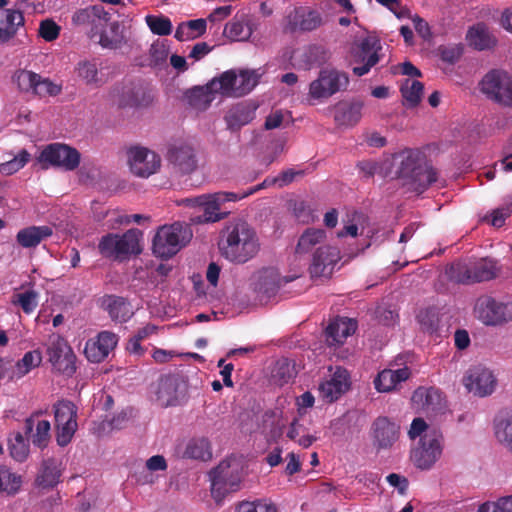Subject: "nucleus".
<instances>
[{
  "instance_id": "obj_1",
  "label": "nucleus",
  "mask_w": 512,
  "mask_h": 512,
  "mask_svg": "<svg viewBox=\"0 0 512 512\" xmlns=\"http://www.w3.org/2000/svg\"><path fill=\"white\" fill-rule=\"evenodd\" d=\"M218 246L221 256L233 264L251 261L261 249L255 228L242 219H233L225 224Z\"/></svg>"
},
{
  "instance_id": "obj_2",
  "label": "nucleus",
  "mask_w": 512,
  "mask_h": 512,
  "mask_svg": "<svg viewBox=\"0 0 512 512\" xmlns=\"http://www.w3.org/2000/svg\"><path fill=\"white\" fill-rule=\"evenodd\" d=\"M350 85L347 72L334 67L321 69L308 87L307 100L310 104L326 102L337 93L345 92Z\"/></svg>"
},
{
  "instance_id": "obj_3",
  "label": "nucleus",
  "mask_w": 512,
  "mask_h": 512,
  "mask_svg": "<svg viewBox=\"0 0 512 512\" xmlns=\"http://www.w3.org/2000/svg\"><path fill=\"white\" fill-rule=\"evenodd\" d=\"M141 238L142 232L138 229H129L122 235L108 233L100 239L98 250L105 258L123 260L142 251Z\"/></svg>"
},
{
  "instance_id": "obj_4",
  "label": "nucleus",
  "mask_w": 512,
  "mask_h": 512,
  "mask_svg": "<svg viewBox=\"0 0 512 512\" xmlns=\"http://www.w3.org/2000/svg\"><path fill=\"white\" fill-rule=\"evenodd\" d=\"M260 74L256 70H227L212 79V86L224 97H242L258 84Z\"/></svg>"
},
{
  "instance_id": "obj_5",
  "label": "nucleus",
  "mask_w": 512,
  "mask_h": 512,
  "mask_svg": "<svg viewBox=\"0 0 512 512\" xmlns=\"http://www.w3.org/2000/svg\"><path fill=\"white\" fill-rule=\"evenodd\" d=\"M242 463L236 457H229L210 472L211 494L216 502L238 489L241 482Z\"/></svg>"
},
{
  "instance_id": "obj_6",
  "label": "nucleus",
  "mask_w": 512,
  "mask_h": 512,
  "mask_svg": "<svg viewBox=\"0 0 512 512\" xmlns=\"http://www.w3.org/2000/svg\"><path fill=\"white\" fill-rule=\"evenodd\" d=\"M473 316L484 326L503 327L512 321V303L481 295L475 300Z\"/></svg>"
},
{
  "instance_id": "obj_7",
  "label": "nucleus",
  "mask_w": 512,
  "mask_h": 512,
  "mask_svg": "<svg viewBox=\"0 0 512 512\" xmlns=\"http://www.w3.org/2000/svg\"><path fill=\"white\" fill-rule=\"evenodd\" d=\"M191 236L190 229L180 222L162 226L153 239V252L157 257L170 258L190 240Z\"/></svg>"
},
{
  "instance_id": "obj_8",
  "label": "nucleus",
  "mask_w": 512,
  "mask_h": 512,
  "mask_svg": "<svg viewBox=\"0 0 512 512\" xmlns=\"http://www.w3.org/2000/svg\"><path fill=\"white\" fill-rule=\"evenodd\" d=\"M37 162L45 170L53 167L70 172L79 167L81 154L76 148L67 144L51 143L42 149L37 157Z\"/></svg>"
},
{
  "instance_id": "obj_9",
  "label": "nucleus",
  "mask_w": 512,
  "mask_h": 512,
  "mask_svg": "<svg viewBox=\"0 0 512 512\" xmlns=\"http://www.w3.org/2000/svg\"><path fill=\"white\" fill-rule=\"evenodd\" d=\"M450 271L451 278L463 284L489 281L499 274L497 262L490 258H483L470 264L456 263L451 266Z\"/></svg>"
},
{
  "instance_id": "obj_10",
  "label": "nucleus",
  "mask_w": 512,
  "mask_h": 512,
  "mask_svg": "<svg viewBox=\"0 0 512 512\" xmlns=\"http://www.w3.org/2000/svg\"><path fill=\"white\" fill-rule=\"evenodd\" d=\"M444 439L440 432L431 430L420 438L411 452V460L421 470H429L441 458Z\"/></svg>"
},
{
  "instance_id": "obj_11",
  "label": "nucleus",
  "mask_w": 512,
  "mask_h": 512,
  "mask_svg": "<svg viewBox=\"0 0 512 512\" xmlns=\"http://www.w3.org/2000/svg\"><path fill=\"white\" fill-rule=\"evenodd\" d=\"M126 157L129 171L139 178H148L161 168V156L144 146L130 147L126 152Z\"/></svg>"
},
{
  "instance_id": "obj_12",
  "label": "nucleus",
  "mask_w": 512,
  "mask_h": 512,
  "mask_svg": "<svg viewBox=\"0 0 512 512\" xmlns=\"http://www.w3.org/2000/svg\"><path fill=\"white\" fill-rule=\"evenodd\" d=\"M56 441L60 446L69 444L77 431V407L69 400H60L53 405Z\"/></svg>"
},
{
  "instance_id": "obj_13",
  "label": "nucleus",
  "mask_w": 512,
  "mask_h": 512,
  "mask_svg": "<svg viewBox=\"0 0 512 512\" xmlns=\"http://www.w3.org/2000/svg\"><path fill=\"white\" fill-rule=\"evenodd\" d=\"M480 90L486 97L504 106H512V79L500 70L488 72L480 82Z\"/></svg>"
},
{
  "instance_id": "obj_14",
  "label": "nucleus",
  "mask_w": 512,
  "mask_h": 512,
  "mask_svg": "<svg viewBox=\"0 0 512 512\" xmlns=\"http://www.w3.org/2000/svg\"><path fill=\"white\" fill-rule=\"evenodd\" d=\"M46 354L55 371L66 376H72L76 371V356L63 337L59 335L51 336Z\"/></svg>"
},
{
  "instance_id": "obj_15",
  "label": "nucleus",
  "mask_w": 512,
  "mask_h": 512,
  "mask_svg": "<svg viewBox=\"0 0 512 512\" xmlns=\"http://www.w3.org/2000/svg\"><path fill=\"white\" fill-rule=\"evenodd\" d=\"M12 80L21 92L40 97L56 96L61 92L60 85L29 70H17Z\"/></svg>"
},
{
  "instance_id": "obj_16",
  "label": "nucleus",
  "mask_w": 512,
  "mask_h": 512,
  "mask_svg": "<svg viewBox=\"0 0 512 512\" xmlns=\"http://www.w3.org/2000/svg\"><path fill=\"white\" fill-rule=\"evenodd\" d=\"M462 383L469 393L476 397H487L497 388V377L494 372L485 366L476 365L467 370Z\"/></svg>"
},
{
  "instance_id": "obj_17",
  "label": "nucleus",
  "mask_w": 512,
  "mask_h": 512,
  "mask_svg": "<svg viewBox=\"0 0 512 512\" xmlns=\"http://www.w3.org/2000/svg\"><path fill=\"white\" fill-rule=\"evenodd\" d=\"M381 49L380 41L375 36H367L356 43L351 49V58L355 63L364 65L354 67L353 73L357 76L367 74L379 62Z\"/></svg>"
},
{
  "instance_id": "obj_18",
  "label": "nucleus",
  "mask_w": 512,
  "mask_h": 512,
  "mask_svg": "<svg viewBox=\"0 0 512 512\" xmlns=\"http://www.w3.org/2000/svg\"><path fill=\"white\" fill-rule=\"evenodd\" d=\"M184 396V384L178 376L165 375L152 387L151 398L161 407L176 406Z\"/></svg>"
},
{
  "instance_id": "obj_19",
  "label": "nucleus",
  "mask_w": 512,
  "mask_h": 512,
  "mask_svg": "<svg viewBox=\"0 0 512 512\" xmlns=\"http://www.w3.org/2000/svg\"><path fill=\"white\" fill-rule=\"evenodd\" d=\"M324 24L322 14L315 9L307 6L296 7L290 11L283 22L285 32L294 33L311 32Z\"/></svg>"
},
{
  "instance_id": "obj_20",
  "label": "nucleus",
  "mask_w": 512,
  "mask_h": 512,
  "mask_svg": "<svg viewBox=\"0 0 512 512\" xmlns=\"http://www.w3.org/2000/svg\"><path fill=\"white\" fill-rule=\"evenodd\" d=\"M293 278H282L276 268L266 267L257 271L252 277V286L258 299L263 302L274 297L284 283Z\"/></svg>"
},
{
  "instance_id": "obj_21",
  "label": "nucleus",
  "mask_w": 512,
  "mask_h": 512,
  "mask_svg": "<svg viewBox=\"0 0 512 512\" xmlns=\"http://www.w3.org/2000/svg\"><path fill=\"white\" fill-rule=\"evenodd\" d=\"M166 159L173 172L179 175H189L198 167L196 151L187 143L172 144L168 148Z\"/></svg>"
},
{
  "instance_id": "obj_22",
  "label": "nucleus",
  "mask_w": 512,
  "mask_h": 512,
  "mask_svg": "<svg viewBox=\"0 0 512 512\" xmlns=\"http://www.w3.org/2000/svg\"><path fill=\"white\" fill-rule=\"evenodd\" d=\"M399 435L400 427L387 417L376 418L370 428L372 445L378 452L391 449Z\"/></svg>"
},
{
  "instance_id": "obj_23",
  "label": "nucleus",
  "mask_w": 512,
  "mask_h": 512,
  "mask_svg": "<svg viewBox=\"0 0 512 512\" xmlns=\"http://www.w3.org/2000/svg\"><path fill=\"white\" fill-rule=\"evenodd\" d=\"M350 388L348 371L336 367L327 379L319 384V396L327 403H332L346 393Z\"/></svg>"
},
{
  "instance_id": "obj_24",
  "label": "nucleus",
  "mask_w": 512,
  "mask_h": 512,
  "mask_svg": "<svg viewBox=\"0 0 512 512\" xmlns=\"http://www.w3.org/2000/svg\"><path fill=\"white\" fill-rule=\"evenodd\" d=\"M341 259L339 248L330 243L318 248L311 258L309 272L313 278L327 277L331 275L334 266Z\"/></svg>"
},
{
  "instance_id": "obj_25",
  "label": "nucleus",
  "mask_w": 512,
  "mask_h": 512,
  "mask_svg": "<svg viewBox=\"0 0 512 512\" xmlns=\"http://www.w3.org/2000/svg\"><path fill=\"white\" fill-rule=\"evenodd\" d=\"M118 336L110 331H102L95 338L89 339L84 347L86 358L93 363H100L115 349Z\"/></svg>"
},
{
  "instance_id": "obj_26",
  "label": "nucleus",
  "mask_w": 512,
  "mask_h": 512,
  "mask_svg": "<svg viewBox=\"0 0 512 512\" xmlns=\"http://www.w3.org/2000/svg\"><path fill=\"white\" fill-rule=\"evenodd\" d=\"M364 102L360 99L342 100L335 104L333 118L338 127L352 128L362 119Z\"/></svg>"
},
{
  "instance_id": "obj_27",
  "label": "nucleus",
  "mask_w": 512,
  "mask_h": 512,
  "mask_svg": "<svg viewBox=\"0 0 512 512\" xmlns=\"http://www.w3.org/2000/svg\"><path fill=\"white\" fill-rule=\"evenodd\" d=\"M414 408L427 414H438L446 408L442 393L435 388H417L411 397Z\"/></svg>"
},
{
  "instance_id": "obj_28",
  "label": "nucleus",
  "mask_w": 512,
  "mask_h": 512,
  "mask_svg": "<svg viewBox=\"0 0 512 512\" xmlns=\"http://www.w3.org/2000/svg\"><path fill=\"white\" fill-rule=\"evenodd\" d=\"M256 109L257 106L249 101L238 102L229 107L224 115L227 129L235 132L251 123L255 118Z\"/></svg>"
},
{
  "instance_id": "obj_29",
  "label": "nucleus",
  "mask_w": 512,
  "mask_h": 512,
  "mask_svg": "<svg viewBox=\"0 0 512 512\" xmlns=\"http://www.w3.org/2000/svg\"><path fill=\"white\" fill-rule=\"evenodd\" d=\"M109 19V14L99 5L81 9L73 15L75 24L91 26L94 35L110 24Z\"/></svg>"
},
{
  "instance_id": "obj_30",
  "label": "nucleus",
  "mask_w": 512,
  "mask_h": 512,
  "mask_svg": "<svg viewBox=\"0 0 512 512\" xmlns=\"http://www.w3.org/2000/svg\"><path fill=\"white\" fill-rule=\"evenodd\" d=\"M325 244H327V234L325 230L320 228H307L298 238L295 253L300 256L311 254L313 257L318 251V248Z\"/></svg>"
},
{
  "instance_id": "obj_31",
  "label": "nucleus",
  "mask_w": 512,
  "mask_h": 512,
  "mask_svg": "<svg viewBox=\"0 0 512 512\" xmlns=\"http://www.w3.org/2000/svg\"><path fill=\"white\" fill-rule=\"evenodd\" d=\"M24 16L19 10H0V45L13 39L24 26Z\"/></svg>"
},
{
  "instance_id": "obj_32",
  "label": "nucleus",
  "mask_w": 512,
  "mask_h": 512,
  "mask_svg": "<svg viewBox=\"0 0 512 512\" xmlns=\"http://www.w3.org/2000/svg\"><path fill=\"white\" fill-rule=\"evenodd\" d=\"M411 371L408 367L384 369L374 379V386L378 392L387 393L398 388V385L409 379Z\"/></svg>"
},
{
  "instance_id": "obj_33",
  "label": "nucleus",
  "mask_w": 512,
  "mask_h": 512,
  "mask_svg": "<svg viewBox=\"0 0 512 512\" xmlns=\"http://www.w3.org/2000/svg\"><path fill=\"white\" fill-rule=\"evenodd\" d=\"M357 325L353 319L337 318L326 328V342L329 346H339L356 331Z\"/></svg>"
},
{
  "instance_id": "obj_34",
  "label": "nucleus",
  "mask_w": 512,
  "mask_h": 512,
  "mask_svg": "<svg viewBox=\"0 0 512 512\" xmlns=\"http://www.w3.org/2000/svg\"><path fill=\"white\" fill-rule=\"evenodd\" d=\"M219 94L218 89L212 86V79L203 86H196L187 91L188 104L197 111H205Z\"/></svg>"
},
{
  "instance_id": "obj_35",
  "label": "nucleus",
  "mask_w": 512,
  "mask_h": 512,
  "mask_svg": "<svg viewBox=\"0 0 512 512\" xmlns=\"http://www.w3.org/2000/svg\"><path fill=\"white\" fill-rule=\"evenodd\" d=\"M497 442L512 456V411H501L493 422Z\"/></svg>"
},
{
  "instance_id": "obj_36",
  "label": "nucleus",
  "mask_w": 512,
  "mask_h": 512,
  "mask_svg": "<svg viewBox=\"0 0 512 512\" xmlns=\"http://www.w3.org/2000/svg\"><path fill=\"white\" fill-rule=\"evenodd\" d=\"M393 162L397 166L398 176L411 181L421 166V153L407 149L395 154Z\"/></svg>"
},
{
  "instance_id": "obj_37",
  "label": "nucleus",
  "mask_w": 512,
  "mask_h": 512,
  "mask_svg": "<svg viewBox=\"0 0 512 512\" xmlns=\"http://www.w3.org/2000/svg\"><path fill=\"white\" fill-rule=\"evenodd\" d=\"M53 234L50 226H28L20 229L16 234L17 243L26 249L37 247L43 240Z\"/></svg>"
},
{
  "instance_id": "obj_38",
  "label": "nucleus",
  "mask_w": 512,
  "mask_h": 512,
  "mask_svg": "<svg viewBox=\"0 0 512 512\" xmlns=\"http://www.w3.org/2000/svg\"><path fill=\"white\" fill-rule=\"evenodd\" d=\"M26 430L30 433L32 443L39 448H45L51 438V425L48 420L39 416H31L26 420Z\"/></svg>"
},
{
  "instance_id": "obj_39",
  "label": "nucleus",
  "mask_w": 512,
  "mask_h": 512,
  "mask_svg": "<svg viewBox=\"0 0 512 512\" xmlns=\"http://www.w3.org/2000/svg\"><path fill=\"white\" fill-rule=\"evenodd\" d=\"M207 199L202 202L198 208L197 215L191 218V221L195 224L202 223H215L225 218V213H220V205L214 198L213 194H207Z\"/></svg>"
},
{
  "instance_id": "obj_40",
  "label": "nucleus",
  "mask_w": 512,
  "mask_h": 512,
  "mask_svg": "<svg viewBox=\"0 0 512 512\" xmlns=\"http://www.w3.org/2000/svg\"><path fill=\"white\" fill-rule=\"evenodd\" d=\"M466 39L470 46L480 51L492 48L496 44V38L483 23L471 27L467 32Z\"/></svg>"
},
{
  "instance_id": "obj_41",
  "label": "nucleus",
  "mask_w": 512,
  "mask_h": 512,
  "mask_svg": "<svg viewBox=\"0 0 512 512\" xmlns=\"http://www.w3.org/2000/svg\"><path fill=\"white\" fill-rule=\"evenodd\" d=\"M60 477L61 463L56 459H47L42 463L36 483L42 488H52L58 484Z\"/></svg>"
},
{
  "instance_id": "obj_42",
  "label": "nucleus",
  "mask_w": 512,
  "mask_h": 512,
  "mask_svg": "<svg viewBox=\"0 0 512 512\" xmlns=\"http://www.w3.org/2000/svg\"><path fill=\"white\" fill-rule=\"evenodd\" d=\"M42 353L39 350L28 351L16 362L10 373L11 380H18L40 366Z\"/></svg>"
},
{
  "instance_id": "obj_43",
  "label": "nucleus",
  "mask_w": 512,
  "mask_h": 512,
  "mask_svg": "<svg viewBox=\"0 0 512 512\" xmlns=\"http://www.w3.org/2000/svg\"><path fill=\"white\" fill-rule=\"evenodd\" d=\"M255 28V23L248 18L232 20L226 24L224 35L232 41H246Z\"/></svg>"
},
{
  "instance_id": "obj_44",
  "label": "nucleus",
  "mask_w": 512,
  "mask_h": 512,
  "mask_svg": "<svg viewBox=\"0 0 512 512\" xmlns=\"http://www.w3.org/2000/svg\"><path fill=\"white\" fill-rule=\"evenodd\" d=\"M343 227L340 231L337 232L338 238H343L346 236L356 237L358 236V231L360 230V234H363L365 228L368 223V218L359 212H352L346 215V218L343 219Z\"/></svg>"
},
{
  "instance_id": "obj_45",
  "label": "nucleus",
  "mask_w": 512,
  "mask_h": 512,
  "mask_svg": "<svg viewBox=\"0 0 512 512\" xmlns=\"http://www.w3.org/2000/svg\"><path fill=\"white\" fill-rule=\"evenodd\" d=\"M207 28L205 19H195L182 22L175 31V38L179 41H187L205 34Z\"/></svg>"
},
{
  "instance_id": "obj_46",
  "label": "nucleus",
  "mask_w": 512,
  "mask_h": 512,
  "mask_svg": "<svg viewBox=\"0 0 512 512\" xmlns=\"http://www.w3.org/2000/svg\"><path fill=\"white\" fill-rule=\"evenodd\" d=\"M77 77L86 85L98 87L102 84L98 64L95 61L82 60L75 67Z\"/></svg>"
},
{
  "instance_id": "obj_47",
  "label": "nucleus",
  "mask_w": 512,
  "mask_h": 512,
  "mask_svg": "<svg viewBox=\"0 0 512 512\" xmlns=\"http://www.w3.org/2000/svg\"><path fill=\"white\" fill-rule=\"evenodd\" d=\"M401 93L404 104L407 107H415L422 99L423 84L417 80L406 79L401 85Z\"/></svg>"
},
{
  "instance_id": "obj_48",
  "label": "nucleus",
  "mask_w": 512,
  "mask_h": 512,
  "mask_svg": "<svg viewBox=\"0 0 512 512\" xmlns=\"http://www.w3.org/2000/svg\"><path fill=\"white\" fill-rule=\"evenodd\" d=\"M185 454L193 459L208 460L212 456L210 442L205 437L193 438L188 442Z\"/></svg>"
},
{
  "instance_id": "obj_49",
  "label": "nucleus",
  "mask_w": 512,
  "mask_h": 512,
  "mask_svg": "<svg viewBox=\"0 0 512 512\" xmlns=\"http://www.w3.org/2000/svg\"><path fill=\"white\" fill-rule=\"evenodd\" d=\"M108 312L114 320L119 322L127 321L133 314L130 303L122 297H112L109 299Z\"/></svg>"
},
{
  "instance_id": "obj_50",
  "label": "nucleus",
  "mask_w": 512,
  "mask_h": 512,
  "mask_svg": "<svg viewBox=\"0 0 512 512\" xmlns=\"http://www.w3.org/2000/svg\"><path fill=\"white\" fill-rule=\"evenodd\" d=\"M21 484V476L11 472L5 466H0V493L13 495L19 491Z\"/></svg>"
},
{
  "instance_id": "obj_51",
  "label": "nucleus",
  "mask_w": 512,
  "mask_h": 512,
  "mask_svg": "<svg viewBox=\"0 0 512 512\" xmlns=\"http://www.w3.org/2000/svg\"><path fill=\"white\" fill-rule=\"evenodd\" d=\"M31 159L30 153L22 149L12 159L0 164V173L3 175H12L21 170Z\"/></svg>"
},
{
  "instance_id": "obj_52",
  "label": "nucleus",
  "mask_w": 512,
  "mask_h": 512,
  "mask_svg": "<svg viewBox=\"0 0 512 512\" xmlns=\"http://www.w3.org/2000/svg\"><path fill=\"white\" fill-rule=\"evenodd\" d=\"M437 181V171L430 166L422 165L413 176L411 183L415 185V189L424 190L430 184Z\"/></svg>"
},
{
  "instance_id": "obj_53",
  "label": "nucleus",
  "mask_w": 512,
  "mask_h": 512,
  "mask_svg": "<svg viewBox=\"0 0 512 512\" xmlns=\"http://www.w3.org/2000/svg\"><path fill=\"white\" fill-rule=\"evenodd\" d=\"M38 292L34 290H26L22 293L15 294L12 299L14 305H19L24 313L31 314L38 305Z\"/></svg>"
},
{
  "instance_id": "obj_54",
  "label": "nucleus",
  "mask_w": 512,
  "mask_h": 512,
  "mask_svg": "<svg viewBox=\"0 0 512 512\" xmlns=\"http://www.w3.org/2000/svg\"><path fill=\"white\" fill-rule=\"evenodd\" d=\"M145 20L150 30L156 35L166 36L172 32V23L165 16L148 15Z\"/></svg>"
},
{
  "instance_id": "obj_55",
  "label": "nucleus",
  "mask_w": 512,
  "mask_h": 512,
  "mask_svg": "<svg viewBox=\"0 0 512 512\" xmlns=\"http://www.w3.org/2000/svg\"><path fill=\"white\" fill-rule=\"evenodd\" d=\"M477 512H512V495L487 501L478 507Z\"/></svg>"
},
{
  "instance_id": "obj_56",
  "label": "nucleus",
  "mask_w": 512,
  "mask_h": 512,
  "mask_svg": "<svg viewBox=\"0 0 512 512\" xmlns=\"http://www.w3.org/2000/svg\"><path fill=\"white\" fill-rule=\"evenodd\" d=\"M119 24L112 22L109 24V31H99V44L104 48H115L121 41V37L118 34Z\"/></svg>"
},
{
  "instance_id": "obj_57",
  "label": "nucleus",
  "mask_w": 512,
  "mask_h": 512,
  "mask_svg": "<svg viewBox=\"0 0 512 512\" xmlns=\"http://www.w3.org/2000/svg\"><path fill=\"white\" fill-rule=\"evenodd\" d=\"M10 454L17 461H24L28 456L29 448L21 434H16L9 444Z\"/></svg>"
},
{
  "instance_id": "obj_58",
  "label": "nucleus",
  "mask_w": 512,
  "mask_h": 512,
  "mask_svg": "<svg viewBox=\"0 0 512 512\" xmlns=\"http://www.w3.org/2000/svg\"><path fill=\"white\" fill-rule=\"evenodd\" d=\"M236 512H277L275 505L265 501L242 502Z\"/></svg>"
},
{
  "instance_id": "obj_59",
  "label": "nucleus",
  "mask_w": 512,
  "mask_h": 512,
  "mask_svg": "<svg viewBox=\"0 0 512 512\" xmlns=\"http://www.w3.org/2000/svg\"><path fill=\"white\" fill-rule=\"evenodd\" d=\"M417 318L423 330L433 332L437 329L438 318L435 311L428 309L423 310L418 314Z\"/></svg>"
},
{
  "instance_id": "obj_60",
  "label": "nucleus",
  "mask_w": 512,
  "mask_h": 512,
  "mask_svg": "<svg viewBox=\"0 0 512 512\" xmlns=\"http://www.w3.org/2000/svg\"><path fill=\"white\" fill-rule=\"evenodd\" d=\"M59 31V26L53 20L46 19L40 23L39 34L46 41L55 40L59 35Z\"/></svg>"
},
{
  "instance_id": "obj_61",
  "label": "nucleus",
  "mask_w": 512,
  "mask_h": 512,
  "mask_svg": "<svg viewBox=\"0 0 512 512\" xmlns=\"http://www.w3.org/2000/svg\"><path fill=\"white\" fill-rule=\"evenodd\" d=\"M428 425L422 418H415L408 430V436L414 440L417 437H423L424 434L428 433Z\"/></svg>"
},
{
  "instance_id": "obj_62",
  "label": "nucleus",
  "mask_w": 512,
  "mask_h": 512,
  "mask_svg": "<svg viewBox=\"0 0 512 512\" xmlns=\"http://www.w3.org/2000/svg\"><path fill=\"white\" fill-rule=\"evenodd\" d=\"M213 196L216 199V201L218 202V204L221 206L222 204H224L226 202H236L241 199H244L249 196V193H247V192L234 193V192L221 191V192L213 193Z\"/></svg>"
},
{
  "instance_id": "obj_63",
  "label": "nucleus",
  "mask_w": 512,
  "mask_h": 512,
  "mask_svg": "<svg viewBox=\"0 0 512 512\" xmlns=\"http://www.w3.org/2000/svg\"><path fill=\"white\" fill-rule=\"evenodd\" d=\"M511 211L512 209L509 206L495 209L491 214L490 224L494 227L503 226Z\"/></svg>"
},
{
  "instance_id": "obj_64",
  "label": "nucleus",
  "mask_w": 512,
  "mask_h": 512,
  "mask_svg": "<svg viewBox=\"0 0 512 512\" xmlns=\"http://www.w3.org/2000/svg\"><path fill=\"white\" fill-rule=\"evenodd\" d=\"M146 468L149 471H164L167 469L166 459L162 455H154L146 461Z\"/></svg>"
}]
</instances>
